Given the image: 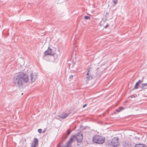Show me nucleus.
Returning a JSON list of instances; mask_svg holds the SVG:
<instances>
[{
    "label": "nucleus",
    "instance_id": "17",
    "mask_svg": "<svg viewBox=\"0 0 147 147\" xmlns=\"http://www.w3.org/2000/svg\"><path fill=\"white\" fill-rule=\"evenodd\" d=\"M139 86V84L138 83L136 82L134 87V89H137L138 88V86Z\"/></svg>",
    "mask_w": 147,
    "mask_h": 147
},
{
    "label": "nucleus",
    "instance_id": "3",
    "mask_svg": "<svg viewBox=\"0 0 147 147\" xmlns=\"http://www.w3.org/2000/svg\"><path fill=\"white\" fill-rule=\"evenodd\" d=\"M17 75L24 82L27 83L28 81V76L26 73L22 72H19Z\"/></svg>",
    "mask_w": 147,
    "mask_h": 147
},
{
    "label": "nucleus",
    "instance_id": "23",
    "mask_svg": "<svg viewBox=\"0 0 147 147\" xmlns=\"http://www.w3.org/2000/svg\"><path fill=\"white\" fill-rule=\"evenodd\" d=\"M73 77V75H71L69 76V78L71 79H72Z\"/></svg>",
    "mask_w": 147,
    "mask_h": 147
},
{
    "label": "nucleus",
    "instance_id": "13",
    "mask_svg": "<svg viewBox=\"0 0 147 147\" xmlns=\"http://www.w3.org/2000/svg\"><path fill=\"white\" fill-rule=\"evenodd\" d=\"M140 87L144 89L145 90L147 88V83H143L142 84L141 86H140Z\"/></svg>",
    "mask_w": 147,
    "mask_h": 147
},
{
    "label": "nucleus",
    "instance_id": "9",
    "mask_svg": "<svg viewBox=\"0 0 147 147\" xmlns=\"http://www.w3.org/2000/svg\"><path fill=\"white\" fill-rule=\"evenodd\" d=\"M38 140L36 138H34V141L31 144V147H36L38 146Z\"/></svg>",
    "mask_w": 147,
    "mask_h": 147
},
{
    "label": "nucleus",
    "instance_id": "15",
    "mask_svg": "<svg viewBox=\"0 0 147 147\" xmlns=\"http://www.w3.org/2000/svg\"><path fill=\"white\" fill-rule=\"evenodd\" d=\"M71 132V131L70 129H68L67 131V134L66 135H65L64 136V139H66L68 136V135L70 134Z\"/></svg>",
    "mask_w": 147,
    "mask_h": 147
},
{
    "label": "nucleus",
    "instance_id": "7",
    "mask_svg": "<svg viewBox=\"0 0 147 147\" xmlns=\"http://www.w3.org/2000/svg\"><path fill=\"white\" fill-rule=\"evenodd\" d=\"M76 138V141L78 143L81 142L83 139L82 134L78 132L76 136L74 135V139Z\"/></svg>",
    "mask_w": 147,
    "mask_h": 147
},
{
    "label": "nucleus",
    "instance_id": "18",
    "mask_svg": "<svg viewBox=\"0 0 147 147\" xmlns=\"http://www.w3.org/2000/svg\"><path fill=\"white\" fill-rule=\"evenodd\" d=\"M130 144L128 142H125L123 144L125 146H129L130 145Z\"/></svg>",
    "mask_w": 147,
    "mask_h": 147
},
{
    "label": "nucleus",
    "instance_id": "28",
    "mask_svg": "<svg viewBox=\"0 0 147 147\" xmlns=\"http://www.w3.org/2000/svg\"><path fill=\"white\" fill-rule=\"evenodd\" d=\"M44 131H42V133H44Z\"/></svg>",
    "mask_w": 147,
    "mask_h": 147
},
{
    "label": "nucleus",
    "instance_id": "1",
    "mask_svg": "<svg viewBox=\"0 0 147 147\" xmlns=\"http://www.w3.org/2000/svg\"><path fill=\"white\" fill-rule=\"evenodd\" d=\"M93 141L94 143L98 144L103 143L105 142V137L99 135L95 136L92 138Z\"/></svg>",
    "mask_w": 147,
    "mask_h": 147
},
{
    "label": "nucleus",
    "instance_id": "22",
    "mask_svg": "<svg viewBox=\"0 0 147 147\" xmlns=\"http://www.w3.org/2000/svg\"><path fill=\"white\" fill-rule=\"evenodd\" d=\"M113 2L115 4H117V0H114L113 1Z\"/></svg>",
    "mask_w": 147,
    "mask_h": 147
},
{
    "label": "nucleus",
    "instance_id": "12",
    "mask_svg": "<svg viewBox=\"0 0 147 147\" xmlns=\"http://www.w3.org/2000/svg\"><path fill=\"white\" fill-rule=\"evenodd\" d=\"M134 147H147V146L144 144H135Z\"/></svg>",
    "mask_w": 147,
    "mask_h": 147
},
{
    "label": "nucleus",
    "instance_id": "21",
    "mask_svg": "<svg viewBox=\"0 0 147 147\" xmlns=\"http://www.w3.org/2000/svg\"><path fill=\"white\" fill-rule=\"evenodd\" d=\"M143 82V80H139L138 82H137V83H138L139 84L140 83H141L142 82Z\"/></svg>",
    "mask_w": 147,
    "mask_h": 147
},
{
    "label": "nucleus",
    "instance_id": "8",
    "mask_svg": "<svg viewBox=\"0 0 147 147\" xmlns=\"http://www.w3.org/2000/svg\"><path fill=\"white\" fill-rule=\"evenodd\" d=\"M55 54L53 52H52V50L50 47H48L47 50L44 53V55H51L53 56Z\"/></svg>",
    "mask_w": 147,
    "mask_h": 147
},
{
    "label": "nucleus",
    "instance_id": "26",
    "mask_svg": "<svg viewBox=\"0 0 147 147\" xmlns=\"http://www.w3.org/2000/svg\"><path fill=\"white\" fill-rule=\"evenodd\" d=\"M79 122V121H77V122H76H76H74V123H76L77 122V123H78V122Z\"/></svg>",
    "mask_w": 147,
    "mask_h": 147
},
{
    "label": "nucleus",
    "instance_id": "11",
    "mask_svg": "<svg viewBox=\"0 0 147 147\" xmlns=\"http://www.w3.org/2000/svg\"><path fill=\"white\" fill-rule=\"evenodd\" d=\"M68 114L65 113H62L59 116L61 119H64L66 118L68 116Z\"/></svg>",
    "mask_w": 147,
    "mask_h": 147
},
{
    "label": "nucleus",
    "instance_id": "4",
    "mask_svg": "<svg viewBox=\"0 0 147 147\" xmlns=\"http://www.w3.org/2000/svg\"><path fill=\"white\" fill-rule=\"evenodd\" d=\"M89 71L86 74V81L92 79L93 77H95L99 75L97 71L95 70L94 73H91V72L89 73Z\"/></svg>",
    "mask_w": 147,
    "mask_h": 147
},
{
    "label": "nucleus",
    "instance_id": "25",
    "mask_svg": "<svg viewBox=\"0 0 147 147\" xmlns=\"http://www.w3.org/2000/svg\"><path fill=\"white\" fill-rule=\"evenodd\" d=\"M87 104H85V105H84L83 106V108H84L85 107H86V105H87Z\"/></svg>",
    "mask_w": 147,
    "mask_h": 147
},
{
    "label": "nucleus",
    "instance_id": "14",
    "mask_svg": "<svg viewBox=\"0 0 147 147\" xmlns=\"http://www.w3.org/2000/svg\"><path fill=\"white\" fill-rule=\"evenodd\" d=\"M20 144L22 146H25L26 145V140H21L20 142Z\"/></svg>",
    "mask_w": 147,
    "mask_h": 147
},
{
    "label": "nucleus",
    "instance_id": "24",
    "mask_svg": "<svg viewBox=\"0 0 147 147\" xmlns=\"http://www.w3.org/2000/svg\"><path fill=\"white\" fill-rule=\"evenodd\" d=\"M109 26V25L108 24L107 25H106L105 26V28H106L108 27Z\"/></svg>",
    "mask_w": 147,
    "mask_h": 147
},
{
    "label": "nucleus",
    "instance_id": "5",
    "mask_svg": "<svg viewBox=\"0 0 147 147\" xmlns=\"http://www.w3.org/2000/svg\"><path fill=\"white\" fill-rule=\"evenodd\" d=\"M119 138L118 137L114 138L111 141L108 143L109 145L113 147H117L118 146L119 144Z\"/></svg>",
    "mask_w": 147,
    "mask_h": 147
},
{
    "label": "nucleus",
    "instance_id": "20",
    "mask_svg": "<svg viewBox=\"0 0 147 147\" xmlns=\"http://www.w3.org/2000/svg\"><path fill=\"white\" fill-rule=\"evenodd\" d=\"M42 129H38V132L40 134L42 132Z\"/></svg>",
    "mask_w": 147,
    "mask_h": 147
},
{
    "label": "nucleus",
    "instance_id": "10",
    "mask_svg": "<svg viewBox=\"0 0 147 147\" xmlns=\"http://www.w3.org/2000/svg\"><path fill=\"white\" fill-rule=\"evenodd\" d=\"M30 77H31L30 80L31 82H34L36 80L37 77V76L35 74H33L32 73L30 74Z\"/></svg>",
    "mask_w": 147,
    "mask_h": 147
},
{
    "label": "nucleus",
    "instance_id": "27",
    "mask_svg": "<svg viewBox=\"0 0 147 147\" xmlns=\"http://www.w3.org/2000/svg\"><path fill=\"white\" fill-rule=\"evenodd\" d=\"M77 144V145H79V144H77V142H76V143H75V144Z\"/></svg>",
    "mask_w": 147,
    "mask_h": 147
},
{
    "label": "nucleus",
    "instance_id": "2",
    "mask_svg": "<svg viewBox=\"0 0 147 147\" xmlns=\"http://www.w3.org/2000/svg\"><path fill=\"white\" fill-rule=\"evenodd\" d=\"M23 82H24L17 75L13 78V83L17 87L19 88L21 87L23 84Z\"/></svg>",
    "mask_w": 147,
    "mask_h": 147
},
{
    "label": "nucleus",
    "instance_id": "16",
    "mask_svg": "<svg viewBox=\"0 0 147 147\" xmlns=\"http://www.w3.org/2000/svg\"><path fill=\"white\" fill-rule=\"evenodd\" d=\"M125 108L123 107H121L118 109H116V111L118 112H119L123 110Z\"/></svg>",
    "mask_w": 147,
    "mask_h": 147
},
{
    "label": "nucleus",
    "instance_id": "6",
    "mask_svg": "<svg viewBox=\"0 0 147 147\" xmlns=\"http://www.w3.org/2000/svg\"><path fill=\"white\" fill-rule=\"evenodd\" d=\"M74 140V135H72L71 138L66 143V146H61L60 144L62 145L63 144L62 142H61L60 143H59L58 145V147H69V146L71 145L72 143V141Z\"/></svg>",
    "mask_w": 147,
    "mask_h": 147
},
{
    "label": "nucleus",
    "instance_id": "19",
    "mask_svg": "<svg viewBox=\"0 0 147 147\" xmlns=\"http://www.w3.org/2000/svg\"><path fill=\"white\" fill-rule=\"evenodd\" d=\"M84 18L86 20H89L90 18V17L86 16H85L84 17Z\"/></svg>",
    "mask_w": 147,
    "mask_h": 147
}]
</instances>
